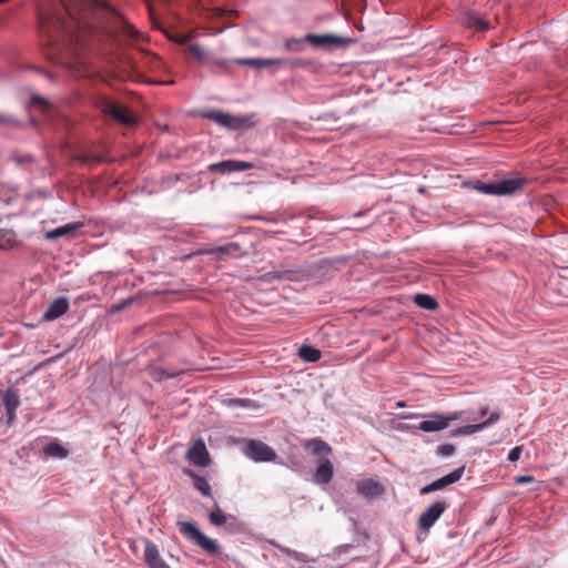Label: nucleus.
<instances>
[{"instance_id":"nucleus-3","label":"nucleus","mask_w":568,"mask_h":568,"mask_svg":"<svg viewBox=\"0 0 568 568\" xmlns=\"http://www.w3.org/2000/svg\"><path fill=\"white\" fill-rule=\"evenodd\" d=\"M180 532L203 549L209 555H215L220 550L219 542L204 535L199 527L192 521H179Z\"/></svg>"},{"instance_id":"nucleus-32","label":"nucleus","mask_w":568,"mask_h":568,"mask_svg":"<svg viewBox=\"0 0 568 568\" xmlns=\"http://www.w3.org/2000/svg\"><path fill=\"white\" fill-rule=\"evenodd\" d=\"M366 215V212H357V213H354L352 215H348L347 217H345V229L347 230H353V231H364L366 229H368L372 223H367V224H359L357 223V220L364 217Z\"/></svg>"},{"instance_id":"nucleus-6","label":"nucleus","mask_w":568,"mask_h":568,"mask_svg":"<svg viewBox=\"0 0 568 568\" xmlns=\"http://www.w3.org/2000/svg\"><path fill=\"white\" fill-rule=\"evenodd\" d=\"M457 413H450L448 415H442L437 413H432L424 415L425 418L417 428L425 433H436L444 430L448 427L449 423L457 419Z\"/></svg>"},{"instance_id":"nucleus-38","label":"nucleus","mask_w":568,"mask_h":568,"mask_svg":"<svg viewBox=\"0 0 568 568\" xmlns=\"http://www.w3.org/2000/svg\"><path fill=\"white\" fill-rule=\"evenodd\" d=\"M455 453V446L452 444L439 445L436 448V456L438 457H449Z\"/></svg>"},{"instance_id":"nucleus-22","label":"nucleus","mask_w":568,"mask_h":568,"mask_svg":"<svg viewBox=\"0 0 568 568\" xmlns=\"http://www.w3.org/2000/svg\"><path fill=\"white\" fill-rule=\"evenodd\" d=\"M183 473L192 479L193 486L196 490L205 497L211 496V486L204 476L199 475L193 469H184Z\"/></svg>"},{"instance_id":"nucleus-34","label":"nucleus","mask_w":568,"mask_h":568,"mask_svg":"<svg viewBox=\"0 0 568 568\" xmlns=\"http://www.w3.org/2000/svg\"><path fill=\"white\" fill-rule=\"evenodd\" d=\"M414 302L417 306L427 311H434L438 306L437 301L432 295L423 293L416 294Z\"/></svg>"},{"instance_id":"nucleus-17","label":"nucleus","mask_w":568,"mask_h":568,"mask_svg":"<svg viewBox=\"0 0 568 568\" xmlns=\"http://www.w3.org/2000/svg\"><path fill=\"white\" fill-rule=\"evenodd\" d=\"M297 271L293 268H273L260 276L263 283H272L274 281H293Z\"/></svg>"},{"instance_id":"nucleus-12","label":"nucleus","mask_w":568,"mask_h":568,"mask_svg":"<svg viewBox=\"0 0 568 568\" xmlns=\"http://www.w3.org/2000/svg\"><path fill=\"white\" fill-rule=\"evenodd\" d=\"M144 561L149 568H171L161 557L158 546L150 539H144Z\"/></svg>"},{"instance_id":"nucleus-1","label":"nucleus","mask_w":568,"mask_h":568,"mask_svg":"<svg viewBox=\"0 0 568 568\" xmlns=\"http://www.w3.org/2000/svg\"><path fill=\"white\" fill-rule=\"evenodd\" d=\"M65 14L51 11L40 14L39 24L42 43L49 49L48 57L63 60L78 55L85 47V36L91 32L88 21H119L114 31L135 38L138 30L131 26L108 0H77L74 8L61 0Z\"/></svg>"},{"instance_id":"nucleus-7","label":"nucleus","mask_w":568,"mask_h":568,"mask_svg":"<svg viewBox=\"0 0 568 568\" xmlns=\"http://www.w3.org/2000/svg\"><path fill=\"white\" fill-rule=\"evenodd\" d=\"M447 509V504L444 500H437L433 503L427 509H425L418 518V527L425 531H428L440 516Z\"/></svg>"},{"instance_id":"nucleus-21","label":"nucleus","mask_w":568,"mask_h":568,"mask_svg":"<svg viewBox=\"0 0 568 568\" xmlns=\"http://www.w3.org/2000/svg\"><path fill=\"white\" fill-rule=\"evenodd\" d=\"M207 254L221 253L231 257H242L246 252L236 242H230L224 245L215 246L206 251Z\"/></svg>"},{"instance_id":"nucleus-27","label":"nucleus","mask_w":568,"mask_h":568,"mask_svg":"<svg viewBox=\"0 0 568 568\" xmlns=\"http://www.w3.org/2000/svg\"><path fill=\"white\" fill-rule=\"evenodd\" d=\"M304 447L314 456L328 455L332 453L331 446L321 438L307 440Z\"/></svg>"},{"instance_id":"nucleus-31","label":"nucleus","mask_w":568,"mask_h":568,"mask_svg":"<svg viewBox=\"0 0 568 568\" xmlns=\"http://www.w3.org/2000/svg\"><path fill=\"white\" fill-rule=\"evenodd\" d=\"M222 404L230 408L254 409L257 407L255 400L250 398H226L222 400Z\"/></svg>"},{"instance_id":"nucleus-35","label":"nucleus","mask_w":568,"mask_h":568,"mask_svg":"<svg viewBox=\"0 0 568 568\" xmlns=\"http://www.w3.org/2000/svg\"><path fill=\"white\" fill-rule=\"evenodd\" d=\"M204 119H209L220 126L225 128V112L221 110H209L202 114Z\"/></svg>"},{"instance_id":"nucleus-20","label":"nucleus","mask_w":568,"mask_h":568,"mask_svg":"<svg viewBox=\"0 0 568 568\" xmlns=\"http://www.w3.org/2000/svg\"><path fill=\"white\" fill-rule=\"evenodd\" d=\"M225 128L229 130L251 129L254 126L253 116L233 115L225 112Z\"/></svg>"},{"instance_id":"nucleus-52","label":"nucleus","mask_w":568,"mask_h":568,"mask_svg":"<svg viewBox=\"0 0 568 568\" xmlns=\"http://www.w3.org/2000/svg\"><path fill=\"white\" fill-rule=\"evenodd\" d=\"M13 201V197L12 196H8V197H1L0 196V202H3L6 205H10Z\"/></svg>"},{"instance_id":"nucleus-28","label":"nucleus","mask_w":568,"mask_h":568,"mask_svg":"<svg viewBox=\"0 0 568 568\" xmlns=\"http://www.w3.org/2000/svg\"><path fill=\"white\" fill-rule=\"evenodd\" d=\"M467 27L475 28L477 31H486L489 29V24L486 20H484L478 13L475 11L466 12V21Z\"/></svg>"},{"instance_id":"nucleus-9","label":"nucleus","mask_w":568,"mask_h":568,"mask_svg":"<svg viewBox=\"0 0 568 568\" xmlns=\"http://www.w3.org/2000/svg\"><path fill=\"white\" fill-rule=\"evenodd\" d=\"M186 458L199 467H207L211 464L210 454L202 438H197L193 442L186 453Z\"/></svg>"},{"instance_id":"nucleus-48","label":"nucleus","mask_w":568,"mask_h":568,"mask_svg":"<svg viewBox=\"0 0 568 568\" xmlns=\"http://www.w3.org/2000/svg\"><path fill=\"white\" fill-rule=\"evenodd\" d=\"M16 412L14 409H6L7 415V424H12V422L16 419Z\"/></svg>"},{"instance_id":"nucleus-44","label":"nucleus","mask_w":568,"mask_h":568,"mask_svg":"<svg viewBox=\"0 0 568 568\" xmlns=\"http://www.w3.org/2000/svg\"><path fill=\"white\" fill-rule=\"evenodd\" d=\"M184 372V369L182 368H178V367H168V368H164V373L168 374V379H171V378H175V377H179L180 375H182Z\"/></svg>"},{"instance_id":"nucleus-13","label":"nucleus","mask_w":568,"mask_h":568,"mask_svg":"<svg viewBox=\"0 0 568 568\" xmlns=\"http://www.w3.org/2000/svg\"><path fill=\"white\" fill-rule=\"evenodd\" d=\"M69 300L65 296H60L49 304L43 313V320L51 322L64 315L69 310Z\"/></svg>"},{"instance_id":"nucleus-33","label":"nucleus","mask_w":568,"mask_h":568,"mask_svg":"<svg viewBox=\"0 0 568 568\" xmlns=\"http://www.w3.org/2000/svg\"><path fill=\"white\" fill-rule=\"evenodd\" d=\"M2 402L6 409L17 410L20 406V396L17 390L8 388L2 393Z\"/></svg>"},{"instance_id":"nucleus-40","label":"nucleus","mask_w":568,"mask_h":568,"mask_svg":"<svg viewBox=\"0 0 568 568\" xmlns=\"http://www.w3.org/2000/svg\"><path fill=\"white\" fill-rule=\"evenodd\" d=\"M0 124L20 126L21 122L10 114L0 113Z\"/></svg>"},{"instance_id":"nucleus-18","label":"nucleus","mask_w":568,"mask_h":568,"mask_svg":"<svg viewBox=\"0 0 568 568\" xmlns=\"http://www.w3.org/2000/svg\"><path fill=\"white\" fill-rule=\"evenodd\" d=\"M465 471V466H460L449 474L434 480L432 484L433 491L442 490L446 488L447 486L457 483L460 480Z\"/></svg>"},{"instance_id":"nucleus-55","label":"nucleus","mask_w":568,"mask_h":568,"mask_svg":"<svg viewBox=\"0 0 568 568\" xmlns=\"http://www.w3.org/2000/svg\"><path fill=\"white\" fill-rule=\"evenodd\" d=\"M174 81L173 80H169V81H165V82H161V84H165V85H169V84H173Z\"/></svg>"},{"instance_id":"nucleus-50","label":"nucleus","mask_w":568,"mask_h":568,"mask_svg":"<svg viewBox=\"0 0 568 568\" xmlns=\"http://www.w3.org/2000/svg\"><path fill=\"white\" fill-rule=\"evenodd\" d=\"M430 493H433L432 484L425 485L419 490L420 495H427V494H430Z\"/></svg>"},{"instance_id":"nucleus-10","label":"nucleus","mask_w":568,"mask_h":568,"mask_svg":"<svg viewBox=\"0 0 568 568\" xmlns=\"http://www.w3.org/2000/svg\"><path fill=\"white\" fill-rule=\"evenodd\" d=\"M500 419V414L498 412H493L489 417L481 423L478 424H468L460 427L455 428L452 430L450 436L452 437H460V436H469L473 434H476L478 432H481L489 426L496 424Z\"/></svg>"},{"instance_id":"nucleus-30","label":"nucleus","mask_w":568,"mask_h":568,"mask_svg":"<svg viewBox=\"0 0 568 568\" xmlns=\"http://www.w3.org/2000/svg\"><path fill=\"white\" fill-rule=\"evenodd\" d=\"M298 356L306 363H316L321 359L322 353L311 345H303L298 348Z\"/></svg>"},{"instance_id":"nucleus-15","label":"nucleus","mask_w":568,"mask_h":568,"mask_svg":"<svg viewBox=\"0 0 568 568\" xmlns=\"http://www.w3.org/2000/svg\"><path fill=\"white\" fill-rule=\"evenodd\" d=\"M315 64H316V62L314 60L305 59V58L276 59V67H278L280 69H283V70H287V71L311 69Z\"/></svg>"},{"instance_id":"nucleus-4","label":"nucleus","mask_w":568,"mask_h":568,"mask_svg":"<svg viewBox=\"0 0 568 568\" xmlns=\"http://www.w3.org/2000/svg\"><path fill=\"white\" fill-rule=\"evenodd\" d=\"M210 523L215 527H224L230 534H241L245 530V524L236 516L225 513L215 503V510L209 515Z\"/></svg>"},{"instance_id":"nucleus-11","label":"nucleus","mask_w":568,"mask_h":568,"mask_svg":"<svg viewBox=\"0 0 568 568\" xmlns=\"http://www.w3.org/2000/svg\"><path fill=\"white\" fill-rule=\"evenodd\" d=\"M305 40L315 49L339 47L346 42V39L339 36L316 33L306 34Z\"/></svg>"},{"instance_id":"nucleus-43","label":"nucleus","mask_w":568,"mask_h":568,"mask_svg":"<svg viewBox=\"0 0 568 568\" xmlns=\"http://www.w3.org/2000/svg\"><path fill=\"white\" fill-rule=\"evenodd\" d=\"M523 449H524L523 446H516V447L511 448L508 453L507 460L513 464L518 462L521 456Z\"/></svg>"},{"instance_id":"nucleus-8","label":"nucleus","mask_w":568,"mask_h":568,"mask_svg":"<svg viewBox=\"0 0 568 568\" xmlns=\"http://www.w3.org/2000/svg\"><path fill=\"white\" fill-rule=\"evenodd\" d=\"M254 168L252 162L240 160H224L221 162L212 163L207 166L209 172L220 173L222 175L231 174L234 172H242Z\"/></svg>"},{"instance_id":"nucleus-46","label":"nucleus","mask_w":568,"mask_h":568,"mask_svg":"<svg viewBox=\"0 0 568 568\" xmlns=\"http://www.w3.org/2000/svg\"><path fill=\"white\" fill-rule=\"evenodd\" d=\"M296 561L298 562H303V564H306L310 561L307 555L303 554V552H300V551H296L294 550L293 552V556H292Z\"/></svg>"},{"instance_id":"nucleus-49","label":"nucleus","mask_w":568,"mask_h":568,"mask_svg":"<svg viewBox=\"0 0 568 568\" xmlns=\"http://www.w3.org/2000/svg\"><path fill=\"white\" fill-rule=\"evenodd\" d=\"M276 548H277L281 552H283V554L287 555V556H291V557L293 556L294 549H291V548L285 547V546H276Z\"/></svg>"},{"instance_id":"nucleus-54","label":"nucleus","mask_w":568,"mask_h":568,"mask_svg":"<svg viewBox=\"0 0 568 568\" xmlns=\"http://www.w3.org/2000/svg\"><path fill=\"white\" fill-rule=\"evenodd\" d=\"M247 220H263L262 216H246Z\"/></svg>"},{"instance_id":"nucleus-57","label":"nucleus","mask_w":568,"mask_h":568,"mask_svg":"<svg viewBox=\"0 0 568 568\" xmlns=\"http://www.w3.org/2000/svg\"><path fill=\"white\" fill-rule=\"evenodd\" d=\"M47 77L52 81L53 80V77L51 73H47Z\"/></svg>"},{"instance_id":"nucleus-42","label":"nucleus","mask_w":568,"mask_h":568,"mask_svg":"<svg viewBox=\"0 0 568 568\" xmlns=\"http://www.w3.org/2000/svg\"><path fill=\"white\" fill-rule=\"evenodd\" d=\"M79 160L83 164L102 163L104 161L103 156L92 155V154H83V155L79 156Z\"/></svg>"},{"instance_id":"nucleus-14","label":"nucleus","mask_w":568,"mask_h":568,"mask_svg":"<svg viewBox=\"0 0 568 568\" xmlns=\"http://www.w3.org/2000/svg\"><path fill=\"white\" fill-rule=\"evenodd\" d=\"M334 476V466L328 458H320L314 474V483L317 485L328 484Z\"/></svg>"},{"instance_id":"nucleus-16","label":"nucleus","mask_w":568,"mask_h":568,"mask_svg":"<svg viewBox=\"0 0 568 568\" xmlns=\"http://www.w3.org/2000/svg\"><path fill=\"white\" fill-rule=\"evenodd\" d=\"M105 112L123 124L133 125L136 123L135 116L130 111L112 102L106 103Z\"/></svg>"},{"instance_id":"nucleus-41","label":"nucleus","mask_w":568,"mask_h":568,"mask_svg":"<svg viewBox=\"0 0 568 568\" xmlns=\"http://www.w3.org/2000/svg\"><path fill=\"white\" fill-rule=\"evenodd\" d=\"M30 103L32 106L39 108L42 111H45L49 108V102L40 95H33Z\"/></svg>"},{"instance_id":"nucleus-37","label":"nucleus","mask_w":568,"mask_h":568,"mask_svg":"<svg viewBox=\"0 0 568 568\" xmlns=\"http://www.w3.org/2000/svg\"><path fill=\"white\" fill-rule=\"evenodd\" d=\"M148 373L158 383H162L168 379V374L164 373L163 367L151 365L148 368Z\"/></svg>"},{"instance_id":"nucleus-25","label":"nucleus","mask_w":568,"mask_h":568,"mask_svg":"<svg viewBox=\"0 0 568 568\" xmlns=\"http://www.w3.org/2000/svg\"><path fill=\"white\" fill-rule=\"evenodd\" d=\"M82 226V223H70L65 225L58 226L51 231H48L44 235L47 240H57L59 237L69 235L75 231H78Z\"/></svg>"},{"instance_id":"nucleus-47","label":"nucleus","mask_w":568,"mask_h":568,"mask_svg":"<svg viewBox=\"0 0 568 568\" xmlns=\"http://www.w3.org/2000/svg\"><path fill=\"white\" fill-rule=\"evenodd\" d=\"M516 484H526V483H532L535 481V477L529 475L518 476L515 479Z\"/></svg>"},{"instance_id":"nucleus-39","label":"nucleus","mask_w":568,"mask_h":568,"mask_svg":"<svg viewBox=\"0 0 568 568\" xmlns=\"http://www.w3.org/2000/svg\"><path fill=\"white\" fill-rule=\"evenodd\" d=\"M14 160L19 165H22V166L33 164L36 162L34 156L30 153L16 155Z\"/></svg>"},{"instance_id":"nucleus-2","label":"nucleus","mask_w":568,"mask_h":568,"mask_svg":"<svg viewBox=\"0 0 568 568\" xmlns=\"http://www.w3.org/2000/svg\"><path fill=\"white\" fill-rule=\"evenodd\" d=\"M526 183L524 178H509L494 182H479L474 183L473 187L479 193L496 196L513 195L519 191Z\"/></svg>"},{"instance_id":"nucleus-23","label":"nucleus","mask_w":568,"mask_h":568,"mask_svg":"<svg viewBox=\"0 0 568 568\" xmlns=\"http://www.w3.org/2000/svg\"><path fill=\"white\" fill-rule=\"evenodd\" d=\"M308 43L305 40V37L302 38H286L281 47V49L285 52L290 53H302L306 50Z\"/></svg>"},{"instance_id":"nucleus-29","label":"nucleus","mask_w":568,"mask_h":568,"mask_svg":"<svg viewBox=\"0 0 568 568\" xmlns=\"http://www.w3.org/2000/svg\"><path fill=\"white\" fill-rule=\"evenodd\" d=\"M43 453L49 457L60 458L63 459L68 457L69 452L67 448H64L60 443L57 440H52L49 444H47L43 448Z\"/></svg>"},{"instance_id":"nucleus-24","label":"nucleus","mask_w":568,"mask_h":568,"mask_svg":"<svg viewBox=\"0 0 568 568\" xmlns=\"http://www.w3.org/2000/svg\"><path fill=\"white\" fill-rule=\"evenodd\" d=\"M234 63L239 65H247L257 70L264 69L270 65H276V59H264V58H240L234 59Z\"/></svg>"},{"instance_id":"nucleus-26","label":"nucleus","mask_w":568,"mask_h":568,"mask_svg":"<svg viewBox=\"0 0 568 568\" xmlns=\"http://www.w3.org/2000/svg\"><path fill=\"white\" fill-rule=\"evenodd\" d=\"M20 241L18 240V236L14 231L9 229L0 230V250H12L18 247Z\"/></svg>"},{"instance_id":"nucleus-19","label":"nucleus","mask_w":568,"mask_h":568,"mask_svg":"<svg viewBox=\"0 0 568 568\" xmlns=\"http://www.w3.org/2000/svg\"><path fill=\"white\" fill-rule=\"evenodd\" d=\"M383 486L373 480V479H365V480H361L358 484H357V494L367 498V499H372L376 496H378L379 494L383 493Z\"/></svg>"},{"instance_id":"nucleus-58","label":"nucleus","mask_w":568,"mask_h":568,"mask_svg":"<svg viewBox=\"0 0 568 568\" xmlns=\"http://www.w3.org/2000/svg\"><path fill=\"white\" fill-rule=\"evenodd\" d=\"M34 196V194H30L29 196H27L28 199H32Z\"/></svg>"},{"instance_id":"nucleus-51","label":"nucleus","mask_w":568,"mask_h":568,"mask_svg":"<svg viewBox=\"0 0 568 568\" xmlns=\"http://www.w3.org/2000/svg\"><path fill=\"white\" fill-rule=\"evenodd\" d=\"M129 304H130V300L124 301V302H122V303H120L118 305H113V311L114 312L121 311V310H123Z\"/></svg>"},{"instance_id":"nucleus-5","label":"nucleus","mask_w":568,"mask_h":568,"mask_svg":"<svg viewBox=\"0 0 568 568\" xmlns=\"http://www.w3.org/2000/svg\"><path fill=\"white\" fill-rule=\"evenodd\" d=\"M245 456L255 463H270L276 460L275 450L258 439H250L244 448Z\"/></svg>"},{"instance_id":"nucleus-36","label":"nucleus","mask_w":568,"mask_h":568,"mask_svg":"<svg viewBox=\"0 0 568 568\" xmlns=\"http://www.w3.org/2000/svg\"><path fill=\"white\" fill-rule=\"evenodd\" d=\"M189 51L199 60L201 63H209L210 54L200 45L196 43H192L189 45Z\"/></svg>"},{"instance_id":"nucleus-53","label":"nucleus","mask_w":568,"mask_h":568,"mask_svg":"<svg viewBox=\"0 0 568 568\" xmlns=\"http://www.w3.org/2000/svg\"><path fill=\"white\" fill-rule=\"evenodd\" d=\"M487 414H488V408L487 407H484V408L480 409V415L481 416H485Z\"/></svg>"},{"instance_id":"nucleus-56","label":"nucleus","mask_w":568,"mask_h":568,"mask_svg":"<svg viewBox=\"0 0 568 568\" xmlns=\"http://www.w3.org/2000/svg\"><path fill=\"white\" fill-rule=\"evenodd\" d=\"M37 194L40 196H45V192H42V191H37Z\"/></svg>"},{"instance_id":"nucleus-45","label":"nucleus","mask_w":568,"mask_h":568,"mask_svg":"<svg viewBox=\"0 0 568 568\" xmlns=\"http://www.w3.org/2000/svg\"><path fill=\"white\" fill-rule=\"evenodd\" d=\"M210 60H211V61H210L207 64H211V65H213V67H215V68H217V69H224V68H226L227 62H229V61H227V60H225V59L212 58L211 55H210Z\"/></svg>"}]
</instances>
